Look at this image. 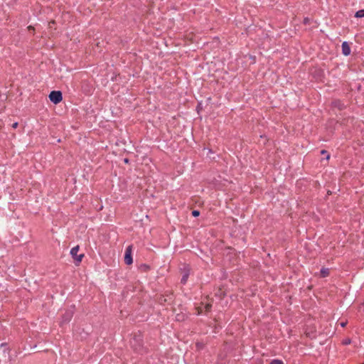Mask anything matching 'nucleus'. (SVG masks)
<instances>
[{
	"label": "nucleus",
	"mask_w": 364,
	"mask_h": 364,
	"mask_svg": "<svg viewBox=\"0 0 364 364\" xmlns=\"http://www.w3.org/2000/svg\"><path fill=\"white\" fill-rule=\"evenodd\" d=\"M49 99L53 103L57 105L63 100L62 92L60 91H52L49 95Z\"/></svg>",
	"instance_id": "1"
},
{
	"label": "nucleus",
	"mask_w": 364,
	"mask_h": 364,
	"mask_svg": "<svg viewBox=\"0 0 364 364\" xmlns=\"http://www.w3.org/2000/svg\"><path fill=\"white\" fill-rule=\"evenodd\" d=\"M79 251V246H75L73 247L70 250V255L73 257V259L77 262V264H79L84 257V255H77V252Z\"/></svg>",
	"instance_id": "2"
},
{
	"label": "nucleus",
	"mask_w": 364,
	"mask_h": 364,
	"mask_svg": "<svg viewBox=\"0 0 364 364\" xmlns=\"http://www.w3.org/2000/svg\"><path fill=\"white\" fill-rule=\"evenodd\" d=\"M73 316V311L72 310H69V311H67L63 316L62 317V323H68L69 322L72 317Z\"/></svg>",
	"instance_id": "3"
},
{
	"label": "nucleus",
	"mask_w": 364,
	"mask_h": 364,
	"mask_svg": "<svg viewBox=\"0 0 364 364\" xmlns=\"http://www.w3.org/2000/svg\"><path fill=\"white\" fill-rule=\"evenodd\" d=\"M342 53L346 56L349 55L350 53V48L346 41L342 43Z\"/></svg>",
	"instance_id": "4"
},
{
	"label": "nucleus",
	"mask_w": 364,
	"mask_h": 364,
	"mask_svg": "<svg viewBox=\"0 0 364 364\" xmlns=\"http://www.w3.org/2000/svg\"><path fill=\"white\" fill-rule=\"evenodd\" d=\"M124 262L129 265V264H132V262H133V260H132V255H129V254H125L124 255Z\"/></svg>",
	"instance_id": "5"
},
{
	"label": "nucleus",
	"mask_w": 364,
	"mask_h": 364,
	"mask_svg": "<svg viewBox=\"0 0 364 364\" xmlns=\"http://www.w3.org/2000/svg\"><path fill=\"white\" fill-rule=\"evenodd\" d=\"M329 269L328 268H325V267H323L321 271H320V274H321V277H326L329 275Z\"/></svg>",
	"instance_id": "6"
},
{
	"label": "nucleus",
	"mask_w": 364,
	"mask_h": 364,
	"mask_svg": "<svg viewBox=\"0 0 364 364\" xmlns=\"http://www.w3.org/2000/svg\"><path fill=\"white\" fill-rule=\"evenodd\" d=\"M355 18H364V9H360L355 12Z\"/></svg>",
	"instance_id": "7"
},
{
	"label": "nucleus",
	"mask_w": 364,
	"mask_h": 364,
	"mask_svg": "<svg viewBox=\"0 0 364 364\" xmlns=\"http://www.w3.org/2000/svg\"><path fill=\"white\" fill-rule=\"evenodd\" d=\"M270 364H284L281 360L274 359L271 361Z\"/></svg>",
	"instance_id": "8"
},
{
	"label": "nucleus",
	"mask_w": 364,
	"mask_h": 364,
	"mask_svg": "<svg viewBox=\"0 0 364 364\" xmlns=\"http://www.w3.org/2000/svg\"><path fill=\"white\" fill-rule=\"evenodd\" d=\"M177 321H183L185 318V316L183 314H177L176 317Z\"/></svg>",
	"instance_id": "9"
},
{
	"label": "nucleus",
	"mask_w": 364,
	"mask_h": 364,
	"mask_svg": "<svg viewBox=\"0 0 364 364\" xmlns=\"http://www.w3.org/2000/svg\"><path fill=\"white\" fill-rule=\"evenodd\" d=\"M188 279V274H186L183 276V277L181 278V283L182 284H186V281Z\"/></svg>",
	"instance_id": "10"
},
{
	"label": "nucleus",
	"mask_w": 364,
	"mask_h": 364,
	"mask_svg": "<svg viewBox=\"0 0 364 364\" xmlns=\"http://www.w3.org/2000/svg\"><path fill=\"white\" fill-rule=\"evenodd\" d=\"M200 215V212L197 210H194L192 211V215L194 217H198Z\"/></svg>",
	"instance_id": "11"
},
{
	"label": "nucleus",
	"mask_w": 364,
	"mask_h": 364,
	"mask_svg": "<svg viewBox=\"0 0 364 364\" xmlns=\"http://www.w3.org/2000/svg\"><path fill=\"white\" fill-rule=\"evenodd\" d=\"M125 254L132 255V246H128L126 249Z\"/></svg>",
	"instance_id": "12"
},
{
	"label": "nucleus",
	"mask_w": 364,
	"mask_h": 364,
	"mask_svg": "<svg viewBox=\"0 0 364 364\" xmlns=\"http://www.w3.org/2000/svg\"><path fill=\"white\" fill-rule=\"evenodd\" d=\"M321 154L323 155L326 154V159H328L330 158L329 154H328V152L326 150H321Z\"/></svg>",
	"instance_id": "13"
},
{
	"label": "nucleus",
	"mask_w": 364,
	"mask_h": 364,
	"mask_svg": "<svg viewBox=\"0 0 364 364\" xmlns=\"http://www.w3.org/2000/svg\"><path fill=\"white\" fill-rule=\"evenodd\" d=\"M212 307V305L210 304H207L205 306V311H209Z\"/></svg>",
	"instance_id": "14"
},
{
	"label": "nucleus",
	"mask_w": 364,
	"mask_h": 364,
	"mask_svg": "<svg viewBox=\"0 0 364 364\" xmlns=\"http://www.w3.org/2000/svg\"><path fill=\"white\" fill-rule=\"evenodd\" d=\"M350 339H346L343 341V344L345 345H348V344H350Z\"/></svg>",
	"instance_id": "15"
},
{
	"label": "nucleus",
	"mask_w": 364,
	"mask_h": 364,
	"mask_svg": "<svg viewBox=\"0 0 364 364\" xmlns=\"http://www.w3.org/2000/svg\"><path fill=\"white\" fill-rule=\"evenodd\" d=\"M17 126H18V123L17 122H15V123L13 124V127L14 128H16Z\"/></svg>",
	"instance_id": "16"
},
{
	"label": "nucleus",
	"mask_w": 364,
	"mask_h": 364,
	"mask_svg": "<svg viewBox=\"0 0 364 364\" xmlns=\"http://www.w3.org/2000/svg\"><path fill=\"white\" fill-rule=\"evenodd\" d=\"M197 347H198V348H201V347H202V346H201V345H200L199 343H197Z\"/></svg>",
	"instance_id": "17"
},
{
	"label": "nucleus",
	"mask_w": 364,
	"mask_h": 364,
	"mask_svg": "<svg viewBox=\"0 0 364 364\" xmlns=\"http://www.w3.org/2000/svg\"><path fill=\"white\" fill-rule=\"evenodd\" d=\"M124 162H125V163H128V159H124Z\"/></svg>",
	"instance_id": "18"
},
{
	"label": "nucleus",
	"mask_w": 364,
	"mask_h": 364,
	"mask_svg": "<svg viewBox=\"0 0 364 364\" xmlns=\"http://www.w3.org/2000/svg\"><path fill=\"white\" fill-rule=\"evenodd\" d=\"M198 314H201V310H198Z\"/></svg>",
	"instance_id": "19"
},
{
	"label": "nucleus",
	"mask_w": 364,
	"mask_h": 364,
	"mask_svg": "<svg viewBox=\"0 0 364 364\" xmlns=\"http://www.w3.org/2000/svg\"><path fill=\"white\" fill-rule=\"evenodd\" d=\"M304 22H305V23L308 22V20L306 18V19L304 20Z\"/></svg>",
	"instance_id": "20"
}]
</instances>
